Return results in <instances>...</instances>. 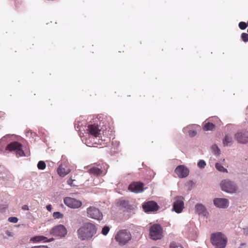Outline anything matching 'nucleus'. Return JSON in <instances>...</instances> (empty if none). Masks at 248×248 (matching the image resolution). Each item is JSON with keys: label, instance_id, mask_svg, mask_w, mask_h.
<instances>
[{"label": "nucleus", "instance_id": "nucleus-1", "mask_svg": "<svg viewBox=\"0 0 248 248\" xmlns=\"http://www.w3.org/2000/svg\"><path fill=\"white\" fill-rule=\"evenodd\" d=\"M98 119H95L93 123L89 124L86 129L87 134L89 136H92V139L93 140V142H91L90 140H86L85 144L89 147L93 146L94 144H103V141H105V139H102L101 136L102 127L100 125L97 124Z\"/></svg>", "mask_w": 248, "mask_h": 248}, {"label": "nucleus", "instance_id": "nucleus-2", "mask_svg": "<svg viewBox=\"0 0 248 248\" xmlns=\"http://www.w3.org/2000/svg\"><path fill=\"white\" fill-rule=\"evenodd\" d=\"M95 225L91 223H84L77 231L78 236L81 240H89L96 233Z\"/></svg>", "mask_w": 248, "mask_h": 248}, {"label": "nucleus", "instance_id": "nucleus-3", "mask_svg": "<svg viewBox=\"0 0 248 248\" xmlns=\"http://www.w3.org/2000/svg\"><path fill=\"white\" fill-rule=\"evenodd\" d=\"M212 244L216 248H225L227 244V238L221 232L213 233L211 235Z\"/></svg>", "mask_w": 248, "mask_h": 248}, {"label": "nucleus", "instance_id": "nucleus-4", "mask_svg": "<svg viewBox=\"0 0 248 248\" xmlns=\"http://www.w3.org/2000/svg\"><path fill=\"white\" fill-rule=\"evenodd\" d=\"M5 149L7 151L15 154L18 157L25 155L22 150V145L17 141L10 142L7 145Z\"/></svg>", "mask_w": 248, "mask_h": 248}, {"label": "nucleus", "instance_id": "nucleus-5", "mask_svg": "<svg viewBox=\"0 0 248 248\" xmlns=\"http://www.w3.org/2000/svg\"><path fill=\"white\" fill-rule=\"evenodd\" d=\"M131 235L129 231L126 230L118 232L115 236V239L120 245L124 246L131 239Z\"/></svg>", "mask_w": 248, "mask_h": 248}, {"label": "nucleus", "instance_id": "nucleus-6", "mask_svg": "<svg viewBox=\"0 0 248 248\" xmlns=\"http://www.w3.org/2000/svg\"><path fill=\"white\" fill-rule=\"evenodd\" d=\"M108 167L105 163L94 165L90 167L88 171L94 175H102L106 174Z\"/></svg>", "mask_w": 248, "mask_h": 248}, {"label": "nucleus", "instance_id": "nucleus-7", "mask_svg": "<svg viewBox=\"0 0 248 248\" xmlns=\"http://www.w3.org/2000/svg\"><path fill=\"white\" fill-rule=\"evenodd\" d=\"M151 238L155 240L160 239L162 237V228L159 224L152 225L150 229Z\"/></svg>", "mask_w": 248, "mask_h": 248}, {"label": "nucleus", "instance_id": "nucleus-8", "mask_svg": "<svg viewBox=\"0 0 248 248\" xmlns=\"http://www.w3.org/2000/svg\"><path fill=\"white\" fill-rule=\"evenodd\" d=\"M220 186L223 191L230 193H234L237 189L236 185L229 180L222 181Z\"/></svg>", "mask_w": 248, "mask_h": 248}, {"label": "nucleus", "instance_id": "nucleus-9", "mask_svg": "<svg viewBox=\"0 0 248 248\" xmlns=\"http://www.w3.org/2000/svg\"><path fill=\"white\" fill-rule=\"evenodd\" d=\"M184 199L182 196H177L174 198L172 210L179 214L182 212L184 208Z\"/></svg>", "mask_w": 248, "mask_h": 248}, {"label": "nucleus", "instance_id": "nucleus-10", "mask_svg": "<svg viewBox=\"0 0 248 248\" xmlns=\"http://www.w3.org/2000/svg\"><path fill=\"white\" fill-rule=\"evenodd\" d=\"M87 216L88 217L101 220L103 218V215L100 210L94 207L90 206L87 209Z\"/></svg>", "mask_w": 248, "mask_h": 248}, {"label": "nucleus", "instance_id": "nucleus-11", "mask_svg": "<svg viewBox=\"0 0 248 248\" xmlns=\"http://www.w3.org/2000/svg\"><path fill=\"white\" fill-rule=\"evenodd\" d=\"M50 232L53 236L63 237L67 234V230L63 225L60 224L53 228Z\"/></svg>", "mask_w": 248, "mask_h": 248}, {"label": "nucleus", "instance_id": "nucleus-12", "mask_svg": "<svg viewBox=\"0 0 248 248\" xmlns=\"http://www.w3.org/2000/svg\"><path fill=\"white\" fill-rule=\"evenodd\" d=\"M120 205L124 209L125 214L129 217L135 213L136 207L129 204V202L126 201H121L120 202Z\"/></svg>", "mask_w": 248, "mask_h": 248}, {"label": "nucleus", "instance_id": "nucleus-13", "mask_svg": "<svg viewBox=\"0 0 248 248\" xmlns=\"http://www.w3.org/2000/svg\"><path fill=\"white\" fill-rule=\"evenodd\" d=\"M63 201L65 204L71 208H78L82 205L81 201L71 197H65Z\"/></svg>", "mask_w": 248, "mask_h": 248}, {"label": "nucleus", "instance_id": "nucleus-14", "mask_svg": "<svg viewBox=\"0 0 248 248\" xmlns=\"http://www.w3.org/2000/svg\"><path fill=\"white\" fill-rule=\"evenodd\" d=\"M234 137L239 143L245 144L248 142V131H239L235 134Z\"/></svg>", "mask_w": 248, "mask_h": 248}, {"label": "nucleus", "instance_id": "nucleus-15", "mask_svg": "<svg viewBox=\"0 0 248 248\" xmlns=\"http://www.w3.org/2000/svg\"><path fill=\"white\" fill-rule=\"evenodd\" d=\"M142 208L145 212H151L157 211L158 207L155 202L148 201L143 204Z\"/></svg>", "mask_w": 248, "mask_h": 248}, {"label": "nucleus", "instance_id": "nucleus-16", "mask_svg": "<svg viewBox=\"0 0 248 248\" xmlns=\"http://www.w3.org/2000/svg\"><path fill=\"white\" fill-rule=\"evenodd\" d=\"M213 203L214 205L218 208H226L229 205L228 200L225 198H215Z\"/></svg>", "mask_w": 248, "mask_h": 248}, {"label": "nucleus", "instance_id": "nucleus-17", "mask_svg": "<svg viewBox=\"0 0 248 248\" xmlns=\"http://www.w3.org/2000/svg\"><path fill=\"white\" fill-rule=\"evenodd\" d=\"M174 171L179 178H185L189 174L188 169L184 165L177 166Z\"/></svg>", "mask_w": 248, "mask_h": 248}, {"label": "nucleus", "instance_id": "nucleus-18", "mask_svg": "<svg viewBox=\"0 0 248 248\" xmlns=\"http://www.w3.org/2000/svg\"><path fill=\"white\" fill-rule=\"evenodd\" d=\"M143 184L141 182H134L128 186V189L135 193L141 192L143 190Z\"/></svg>", "mask_w": 248, "mask_h": 248}, {"label": "nucleus", "instance_id": "nucleus-19", "mask_svg": "<svg viewBox=\"0 0 248 248\" xmlns=\"http://www.w3.org/2000/svg\"><path fill=\"white\" fill-rule=\"evenodd\" d=\"M196 212L200 216L204 217L208 216L209 213L206 207L201 203H197L195 205Z\"/></svg>", "mask_w": 248, "mask_h": 248}, {"label": "nucleus", "instance_id": "nucleus-20", "mask_svg": "<svg viewBox=\"0 0 248 248\" xmlns=\"http://www.w3.org/2000/svg\"><path fill=\"white\" fill-rule=\"evenodd\" d=\"M233 142V137L232 133H228L225 134L224 140H223V143L224 146H231Z\"/></svg>", "mask_w": 248, "mask_h": 248}, {"label": "nucleus", "instance_id": "nucleus-21", "mask_svg": "<svg viewBox=\"0 0 248 248\" xmlns=\"http://www.w3.org/2000/svg\"><path fill=\"white\" fill-rule=\"evenodd\" d=\"M71 171L69 168L63 167L62 164L60 165L57 169V172L61 177H64L68 174Z\"/></svg>", "mask_w": 248, "mask_h": 248}, {"label": "nucleus", "instance_id": "nucleus-22", "mask_svg": "<svg viewBox=\"0 0 248 248\" xmlns=\"http://www.w3.org/2000/svg\"><path fill=\"white\" fill-rule=\"evenodd\" d=\"M11 178L12 175L7 170L0 168V178L3 180H8Z\"/></svg>", "mask_w": 248, "mask_h": 248}, {"label": "nucleus", "instance_id": "nucleus-23", "mask_svg": "<svg viewBox=\"0 0 248 248\" xmlns=\"http://www.w3.org/2000/svg\"><path fill=\"white\" fill-rule=\"evenodd\" d=\"M11 135L8 134L6 135L3 137H2L0 140V151H2L5 144L11 140Z\"/></svg>", "mask_w": 248, "mask_h": 248}, {"label": "nucleus", "instance_id": "nucleus-24", "mask_svg": "<svg viewBox=\"0 0 248 248\" xmlns=\"http://www.w3.org/2000/svg\"><path fill=\"white\" fill-rule=\"evenodd\" d=\"M196 125H189L185 127H184L183 129V131L184 133H186L188 132L189 136L191 137H194L197 134V132L195 130H190V128L191 127L195 126Z\"/></svg>", "mask_w": 248, "mask_h": 248}, {"label": "nucleus", "instance_id": "nucleus-25", "mask_svg": "<svg viewBox=\"0 0 248 248\" xmlns=\"http://www.w3.org/2000/svg\"><path fill=\"white\" fill-rule=\"evenodd\" d=\"M47 238L46 237L43 236H35L34 237H32L31 239V241L32 242H39L42 241H46V242H51L53 240V238L50 239L48 240H46Z\"/></svg>", "mask_w": 248, "mask_h": 248}, {"label": "nucleus", "instance_id": "nucleus-26", "mask_svg": "<svg viewBox=\"0 0 248 248\" xmlns=\"http://www.w3.org/2000/svg\"><path fill=\"white\" fill-rule=\"evenodd\" d=\"M214 129L215 125L209 122L206 123L203 127L204 131L213 130Z\"/></svg>", "mask_w": 248, "mask_h": 248}, {"label": "nucleus", "instance_id": "nucleus-27", "mask_svg": "<svg viewBox=\"0 0 248 248\" xmlns=\"http://www.w3.org/2000/svg\"><path fill=\"white\" fill-rule=\"evenodd\" d=\"M215 167L218 171L223 172H227V170L225 169L221 164L216 163L215 164Z\"/></svg>", "mask_w": 248, "mask_h": 248}, {"label": "nucleus", "instance_id": "nucleus-28", "mask_svg": "<svg viewBox=\"0 0 248 248\" xmlns=\"http://www.w3.org/2000/svg\"><path fill=\"white\" fill-rule=\"evenodd\" d=\"M46 165L43 161H40L38 162L37 164V167L38 169L43 170L46 168Z\"/></svg>", "mask_w": 248, "mask_h": 248}, {"label": "nucleus", "instance_id": "nucleus-29", "mask_svg": "<svg viewBox=\"0 0 248 248\" xmlns=\"http://www.w3.org/2000/svg\"><path fill=\"white\" fill-rule=\"evenodd\" d=\"M197 165L200 169H204L206 165V163L204 160L202 159L199 160Z\"/></svg>", "mask_w": 248, "mask_h": 248}, {"label": "nucleus", "instance_id": "nucleus-30", "mask_svg": "<svg viewBox=\"0 0 248 248\" xmlns=\"http://www.w3.org/2000/svg\"><path fill=\"white\" fill-rule=\"evenodd\" d=\"M212 149L213 150L215 154L219 155L220 154V150L217 145H213L212 146Z\"/></svg>", "mask_w": 248, "mask_h": 248}, {"label": "nucleus", "instance_id": "nucleus-31", "mask_svg": "<svg viewBox=\"0 0 248 248\" xmlns=\"http://www.w3.org/2000/svg\"><path fill=\"white\" fill-rule=\"evenodd\" d=\"M53 217L55 218H61L63 217V215L59 212H55L53 213Z\"/></svg>", "mask_w": 248, "mask_h": 248}, {"label": "nucleus", "instance_id": "nucleus-32", "mask_svg": "<svg viewBox=\"0 0 248 248\" xmlns=\"http://www.w3.org/2000/svg\"><path fill=\"white\" fill-rule=\"evenodd\" d=\"M109 231V228L108 226H104L102 230V233L104 235H106Z\"/></svg>", "mask_w": 248, "mask_h": 248}, {"label": "nucleus", "instance_id": "nucleus-33", "mask_svg": "<svg viewBox=\"0 0 248 248\" xmlns=\"http://www.w3.org/2000/svg\"><path fill=\"white\" fill-rule=\"evenodd\" d=\"M241 38L244 42H248V34L247 33H242L241 34Z\"/></svg>", "mask_w": 248, "mask_h": 248}, {"label": "nucleus", "instance_id": "nucleus-34", "mask_svg": "<svg viewBox=\"0 0 248 248\" xmlns=\"http://www.w3.org/2000/svg\"><path fill=\"white\" fill-rule=\"evenodd\" d=\"M239 27L241 30H245L247 27V24L246 22L241 21L239 23Z\"/></svg>", "mask_w": 248, "mask_h": 248}, {"label": "nucleus", "instance_id": "nucleus-35", "mask_svg": "<svg viewBox=\"0 0 248 248\" xmlns=\"http://www.w3.org/2000/svg\"><path fill=\"white\" fill-rule=\"evenodd\" d=\"M8 220L10 222L16 223L18 222V219L16 217H9L8 219Z\"/></svg>", "mask_w": 248, "mask_h": 248}, {"label": "nucleus", "instance_id": "nucleus-36", "mask_svg": "<svg viewBox=\"0 0 248 248\" xmlns=\"http://www.w3.org/2000/svg\"><path fill=\"white\" fill-rule=\"evenodd\" d=\"M170 248H183L181 246H178L176 243H171Z\"/></svg>", "mask_w": 248, "mask_h": 248}, {"label": "nucleus", "instance_id": "nucleus-37", "mask_svg": "<svg viewBox=\"0 0 248 248\" xmlns=\"http://www.w3.org/2000/svg\"><path fill=\"white\" fill-rule=\"evenodd\" d=\"M73 181H74V180H73L71 178H69V179L67 180V183H68V184L69 185H70V186H74V185H73Z\"/></svg>", "mask_w": 248, "mask_h": 248}, {"label": "nucleus", "instance_id": "nucleus-38", "mask_svg": "<svg viewBox=\"0 0 248 248\" xmlns=\"http://www.w3.org/2000/svg\"><path fill=\"white\" fill-rule=\"evenodd\" d=\"M31 248H49L46 246H39L32 247Z\"/></svg>", "mask_w": 248, "mask_h": 248}, {"label": "nucleus", "instance_id": "nucleus-39", "mask_svg": "<svg viewBox=\"0 0 248 248\" xmlns=\"http://www.w3.org/2000/svg\"><path fill=\"white\" fill-rule=\"evenodd\" d=\"M22 209L23 210H29V208L27 205H24L22 206Z\"/></svg>", "mask_w": 248, "mask_h": 248}, {"label": "nucleus", "instance_id": "nucleus-40", "mask_svg": "<svg viewBox=\"0 0 248 248\" xmlns=\"http://www.w3.org/2000/svg\"><path fill=\"white\" fill-rule=\"evenodd\" d=\"M46 208L48 211H51L52 209V206L50 204H48L46 205Z\"/></svg>", "mask_w": 248, "mask_h": 248}, {"label": "nucleus", "instance_id": "nucleus-41", "mask_svg": "<svg viewBox=\"0 0 248 248\" xmlns=\"http://www.w3.org/2000/svg\"><path fill=\"white\" fill-rule=\"evenodd\" d=\"M6 234L7 235H8L9 236H13V235H12V232H9V231H7L6 232Z\"/></svg>", "mask_w": 248, "mask_h": 248}, {"label": "nucleus", "instance_id": "nucleus-42", "mask_svg": "<svg viewBox=\"0 0 248 248\" xmlns=\"http://www.w3.org/2000/svg\"><path fill=\"white\" fill-rule=\"evenodd\" d=\"M2 206H0V211H3L5 210V209H6V207H1Z\"/></svg>", "mask_w": 248, "mask_h": 248}, {"label": "nucleus", "instance_id": "nucleus-43", "mask_svg": "<svg viewBox=\"0 0 248 248\" xmlns=\"http://www.w3.org/2000/svg\"><path fill=\"white\" fill-rule=\"evenodd\" d=\"M232 126V125H228L226 126V128L227 130H228Z\"/></svg>", "mask_w": 248, "mask_h": 248}, {"label": "nucleus", "instance_id": "nucleus-44", "mask_svg": "<svg viewBox=\"0 0 248 248\" xmlns=\"http://www.w3.org/2000/svg\"><path fill=\"white\" fill-rule=\"evenodd\" d=\"M80 126V125L79 124H78V127Z\"/></svg>", "mask_w": 248, "mask_h": 248}, {"label": "nucleus", "instance_id": "nucleus-45", "mask_svg": "<svg viewBox=\"0 0 248 248\" xmlns=\"http://www.w3.org/2000/svg\"><path fill=\"white\" fill-rule=\"evenodd\" d=\"M94 184L96 185L95 183V180H94Z\"/></svg>", "mask_w": 248, "mask_h": 248}]
</instances>
